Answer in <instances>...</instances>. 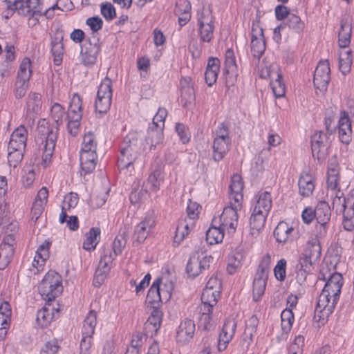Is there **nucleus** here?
Returning <instances> with one entry per match:
<instances>
[{
    "label": "nucleus",
    "instance_id": "1",
    "mask_svg": "<svg viewBox=\"0 0 354 354\" xmlns=\"http://www.w3.org/2000/svg\"><path fill=\"white\" fill-rule=\"evenodd\" d=\"M343 285L341 274L335 272L330 274L324 289L319 296L315 313L318 321L326 320L333 313L339 298Z\"/></svg>",
    "mask_w": 354,
    "mask_h": 354
},
{
    "label": "nucleus",
    "instance_id": "2",
    "mask_svg": "<svg viewBox=\"0 0 354 354\" xmlns=\"http://www.w3.org/2000/svg\"><path fill=\"white\" fill-rule=\"evenodd\" d=\"M230 205L223 209L221 220L224 225L234 229L238 224V211L241 209L243 201V183L238 174L232 176L230 185Z\"/></svg>",
    "mask_w": 354,
    "mask_h": 354
},
{
    "label": "nucleus",
    "instance_id": "3",
    "mask_svg": "<svg viewBox=\"0 0 354 354\" xmlns=\"http://www.w3.org/2000/svg\"><path fill=\"white\" fill-rule=\"evenodd\" d=\"M145 149V146L142 145L136 133L128 134L120 147V155L118 160V168L122 170L132 166Z\"/></svg>",
    "mask_w": 354,
    "mask_h": 354
},
{
    "label": "nucleus",
    "instance_id": "4",
    "mask_svg": "<svg viewBox=\"0 0 354 354\" xmlns=\"http://www.w3.org/2000/svg\"><path fill=\"white\" fill-rule=\"evenodd\" d=\"M125 241L122 236H116L112 245L113 252L110 249H104L103 255L99 262L98 267L95 271L93 284L95 286H100L104 281L109 274L112 266L113 261L120 254Z\"/></svg>",
    "mask_w": 354,
    "mask_h": 354
},
{
    "label": "nucleus",
    "instance_id": "5",
    "mask_svg": "<svg viewBox=\"0 0 354 354\" xmlns=\"http://www.w3.org/2000/svg\"><path fill=\"white\" fill-rule=\"evenodd\" d=\"M330 196L333 209L337 214H343L344 228L347 231H352L354 229V193L345 198L343 192L337 189L335 192L330 193Z\"/></svg>",
    "mask_w": 354,
    "mask_h": 354
},
{
    "label": "nucleus",
    "instance_id": "6",
    "mask_svg": "<svg viewBox=\"0 0 354 354\" xmlns=\"http://www.w3.org/2000/svg\"><path fill=\"white\" fill-rule=\"evenodd\" d=\"M38 290L44 300L53 301L63 290L61 276L55 272H48L39 285Z\"/></svg>",
    "mask_w": 354,
    "mask_h": 354
},
{
    "label": "nucleus",
    "instance_id": "7",
    "mask_svg": "<svg viewBox=\"0 0 354 354\" xmlns=\"http://www.w3.org/2000/svg\"><path fill=\"white\" fill-rule=\"evenodd\" d=\"M197 21L201 41L209 43L214 37V17L209 8L203 7L198 12Z\"/></svg>",
    "mask_w": 354,
    "mask_h": 354
},
{
    "label": "nucleus",
    "instance_id": "8",
    "mask_svg": "<svg viewBox=\"0 0 354 354\" xmlns=\"http://www.w3.org/2000/svg\"><path fill=\"white\" fill-rule=\"evenodd\" d=\"M112 98V81L107 76L102 80L97 93L95 103V111L100 114L106 113L110 109Z\"/></svg>",
    "mask_w": 354,
    "mask_h": 354
},
{
    "label": "nucleus",
    "instance_id": "9",
    "mask_svg": "<svg viewBox=\"0 0 354 354\" xmlns=\"http://www.w3.org/2000/svg\"><path fill=\"white\" fill-rule=\"evenodd\" d=\"M213 261L212 256H204L198 252H193L187 263V273L189 277L194 278L203 270H208Z\"/></svg>",
    "mask_w": 354,
    "mask_h": 354
},
{
    "label": "nucleus",
    "instance_id": "10",
    "mask_svg": "<svg viewBox=\"0 0 354 354\" xmlns=\"http://www.w3.org/2000/svg\"><path fill=\"white\" fill-rule=\"evenodd\" d=\"M330 146L329 136L322 131H315L311 136V149L313 156L319 162L325 159Z\"/></svg>",
    "mask_w": 354,
    "mask_h": 354
},
{
    "label": "nucleus",
    "instance_id": "11",
    "mask_svg": "<svg viewBox=\"0 0 354 354\" xmlns=\"http://www.w3.org/2000/svg\"><path fill=\"white\" fill-rule=\"evenodd\" d=\"M330 80V69L328 59L321 60L315 71L313 83L316 90L324 92Z\"/></svg>",
    "mask_w": 354,
    "mask_h": 354
},
{
    "label": "nucleus",
    "instance_id": "12",
    "mask_svg": "<svg viewBox=\"0 0 354 354\" xmlns=\"http://www.w3.org/2000/svg\"><path fill=\"white\" fill-rule=\"evenodd\" d=\"M15 237L8 234L0 244V270L5 269L10 263L14 255Z\"/></svg>",
    "mask_w": 354,
    "mask_h": 354
},
{
    "label": "nucleus",
    "instance_id": "13",
    "mask_svg": "<svg viewBox=\"0 0 354 354\" xmlns=\"http://www.w3.org/2000/svg\"><path fill=\"white\" fill-rule=\"evenodd\" d=\"M155 225V219L153 215H147L138 223L134 230L133 240L138 243H142L148 236L149 232Z\"/></svg>",
    "mask_w": 354,
    "mask_h": 354
},
{
    "label": "nucleus",
    "instance_id": "14",
    "mask_svg": "<svg viewBox=\"0 0 354 354\" xmlns=\"http://www.w3.org/2000/svg\"><path fill=\"white\" fill-rule=\"evenodd\" d=\"M236 328V322L233 319H227L219 335L218 348L220 351L225 350L227 344L232 340Z\"/></svg>",
    "mask_w": 354,
    "mask_h": 354
},
{
    "label": "nucleus",
    "instance_id": "15",
    "mask_svg": "<svg viewBox=\"0 0 354 354\" xmlns=\"http://www.w3.org/2000/svg\"><path fill=\"white\" fill-rule=\"evenodd\" d=\"M24 7V4L14 0H0V12H1L2 17L5 19H10L15 12H17L20 16L27 15L28 10H26Z\"/></svg>",
    "mask_w": 354,
    "mask_h": 354
},
{
    "label": "nucleus",
    "instance_id": "16",
    "mask_svg": "<svg viewBox=\"0 0 354 354\" xmlns=\"http://www.w3.org/2000/svg\"><path fill=\"white\" fill-rule=\"evenodd\" d=\"M266 50V44L263 41V29L259 27L252 28L251 52L252 55L259 59Z\"/></svg>",
    "mask_w": 354,
    "mask_h": 354
},
{
    "label": "nucleus",
    "instance_id": "17",
    "mask_svg": "<svg viewBox=\"0 0 354 354\" xmlns=\"http://www.w3.org/2000/svg\"><path fill=\"white\" fill-rule=\"evenodd\" d=\"M352 18L348 15L344 16L340 21V29L338 33L339 46L345 50L348 46L351 41L352 33L351 27Z\"/></svg>",
    "mask_w": 354,
    "mask_h": 354
},
{
    "label": "nucleus",
    "instance_id": "18",
    "mask_svg": "<svg viewBox=\"0 0 354 354\" xmlns=\"http://www.w3.org/2000/svg\"><path fill=\"white\" fill-rule=\"evenodd\" d=\"M220 220V226L217 227H211L206 232V240L210 244H216L221 242L224 237V231L227 230L229 233L234 232L236 228L235 227L234 229L231 228L228 225H224V223L221 220V215L219 217Z\"/></svg>",
    "mask_w": 354,
    "mask_h": 354
},
{
    "label": "nucleus",
    "instance_id": "19",
    "mask_svg": "<svg viewBox=\"0 0 354 354\" xmlns=\"http://www.w3.org/2000/svg\"><path fill=\"white\" fill-rule=\"evenodd\" d=\"M27 129L24 126L17 127L10 136L8 147L25 150L27 141Z\"/></svg>",
    "mask_w": 354,
    "mask_h": 354
},
{
    "label": "nucleus",
    "instance_id": "20",
    "mask_svg": "<svg viewBox=\"0 0 354 354\" xmlns=\"http://www.w3.org/2000/svg\"><path fill=\"white\" fill-rule=\"evenodd\" d=\"M195 329L194 322L189 319H185L180 323L177 330V340L183 343L189 341L193 337Z\"/></svg>",
    "mask_w": 354,
    "mask_h": 354
},
{
    "label": "nucleus",
    "instance_id": "21",
    "mask_svg": "<svg viewBox=\"0 0 354 354\" xmlns=\"http://www.w3.org/2000/svg\"><path fill=\"white\" fill-rule=\"evenodd\" d=\"M298 186L299 194L301 196H310L315 189L314 178L308 172H302L299 179Z\"/></svg>",
    "mask_w": 354,
    "mask_h": 354
},
{
    "label": "nucleus",
    "instance_id": "22",
    "mask_svg": "<svg viewBox=\"0 0 354 354\" xmlns=\"http://www.w3.org/2000/svg\"><path fill=\"white\" fill-rule=\"evenodd\" d=\"M80 160L82 171L88 174L95 169L97 157L95 152L81 151Z\"/></svg>",
    "mask_w": 354,
    "mask_h": 354
},
{
    "label": "nucleus",
    "instance_id": "23",
    "mask_svg": "<svg viewBox=\"0 0 354 354\" xmlns=\"http://www.w3.org/2000/svg\"><path fill=\"white\" fill-rule=\"evenodd\" d=\"M231 147V140L214 138L213 142V159L216 162L221 160L228 153Z\"/></svg>",
    "mask_w": 354,
    "mask_h": 354
},
{
    "label": "nucleus",
    "instance_id": "24",
    "mask_svg": "<svg viewBox=\"0 0 354 354\" xmlns=\"http://www.w3.org/2000/svg\"><path fill=\"white\" fill-rule=\"evenodd\" d=\"M272 201L270 192L265 191L261 192L257 196L256 203L254 207V212H263L268 214L272 207Z\"/></svg>",
    "mask_w": 354,
    "mask_h": 354
},
{
    "label": "nucleus",
    "instance_id": "25",
    "mask_svg": "<svg viewBox=\"0 0 354 354\" xmlns=\"http://www.w3.org/2000/svg\"><path fill=\"white\" fill-rule=\"evenodd\" d=\"M55 310L57 313L59 312L57 309L51 307L50 304H47L39 310L36 317L37 324L42 328L48 326L55 317Z\"/></svg>",
    "mask_w": 354,
    "mask_h": 354
},
{
    "label": "nucleus",
    "instance_id": "26",
    "mask_svg": "<svg viewBox=\"0 0 354 354\" xmlns=\"http://www.w3.org/2000/svg\"><path fill=\"white\" fill-rule=\"evenodd\" d=\"M221 292L220 291L204 289L201 295L202 304L200 308H203L204 310L207 311H212L213 307L218 302Z\"/></svg>",
    "mask_w": 354,
    "mask_h": 354
},
{
    "label": "nucleus",
    "instance_id": "27",
    "mask_svg": "<svg viewBox=\"0 0 354 354\" xmlns=\"http://www.w3.org/2000/svg\"><path fill=\"white\" fill-rule=\"evenodd\" d=\"M28 10L27 15H21L23 17H28V24L33 27L39 24V18L43 16L42 0H37V5L29 8V3L24 5V7Z\"/></svg>",
    "mask_w": 354,
    "mask_h": 354
},
{
    "label": "nucleus",
    "instance_id": "28",
    "mask_svg": "<svg viewBox=\"0 0 354 354\" xmlns=\"http://www.w3.org/2000/svg\"><path fill=\"white\" fill-rule=\"evenodd\" d=\"M88 45L89 46H86L85 44L84 48L82 49V62L85 65L95 64L97 60V56L100 51V47L97 43L92 44L89 41Z\"/></svg>",
    "mask_w": 354,
    "mask_h": 354
},
{
    "label": "nucleus",
    "instance_id": "29",
    "mask_svg": "<svg viewBox=\"0 0 354 354\" xmlns=\"http://www.w3.org/2000/svg\"><path fill=\"white\" fill-rule=\"evenodd\" d=\"M314 216L318 224L327 225L330 219V207L325 201H320L315 209Z\"/></svg>",
    "mask_w": 354,
    "mask_h": 354
},
{
    "label": "nucleus",
    "instance_id": "30",
    "mask_svg": "<svg viewBox=\"0 0 354 354\" xmlns=\"http://www.w3.org/2000/svg\"><path fill=\"white\" fill-rule=\"evenodd\" d=\"M294 228L287 223L281 221L278 223L274 230V236L279 243H286L291 239V234Z\"/></svg>",
    "mask_w": 354,
    "mask_h": 354
},
{
    "label": "nucleus",
    "instance_id": "31",
    "mask_svg": "<svg viewBox=\"0 0 354 354\" xmlns=\"http://www.w3.org/2000/svg\"><path fill=\"white\" fill-rule=\"evenodd\" d=\"M163 139V129L162 127H150L145 138V142L149 149H155L157 145L162 142Z\"/></svg>",
    "mask_w": 354,
    "mask_h": 354
},
{
    "label": "nucleus",
    "instance_id": "32",
    "mask_svg": "<svg viewBox=\"0 0 354 354\" xmlns=\"http://www.w3.org/2000/svg\"><path fill=\"white\" fill-rule=\"evenodd\" d=\"M97 324V313L91 310L84 320L82 334L83 337H92Z\"/></svg>",
    "mask_w": 354,
    "mask_h": 354
},
{
    "label": "nucleus",
    "instance_id": "33",
    "mask_svg": "<svg viewBox=\"0 0 354 354\" xmlns=\"http://www.w3.org/2000/svg\"><path fill=\"white\" fill-rule=\"evenodd\" d=\"M56 139V133H54L53 130L48 131L44 145L43 161L45 164L50 161V158L55 149Z\"/></svg>",
    "mask_w": 354,
    "mask_h": 354
},
{
    "label": "nucleus",
    "instance_id": "34",
    "mask_svg": "<svg viewBox=\"0 0 354 354\" xmlns=\"http://www.w3.org/2000/svg\"><path fill=\"white\" fill-rule=\"evenodd\" d=\"M339 168L336 164H330L328 169L327 186L331 193L335 192L338 189Z\"/></svg>",
    "mask_w": 354,
    "mask_h": 354
},
{
    "label": "nucleus",
    "instance_id": "35",
    "mask_svg": "<svg viewBox=\"0 0 354 354\" xmlns=\"http://www.w3.org/2000/svg\"><path fill=\"white\" fill-rule=\"evenodd\" d=\"M100 235V229L99 227H92L85 235L86 239L83 242V248L91 251L95 248Z\"/></svg>",
    "mask_w": 354,
    "mask_h": 354
},
{
    "label": "nucleus",
    "instance_id": "36",
    "mask_svg": "<svg viewBox=\"0 0 354 354\" xmlns=\"http://www.w3.org/2000/svg\"><path fill=\"white\" fill-rule=\"evenodd\" d=\"M351 64V50H342L339 53V68L343 75H345L350 72Z\"/></svg>",
    "mask_w": 354,
    "mask_h": 354
},
{
    "label": "nucleus",
    "instance_id": "37",
    "mask_svg": "<svg viewBox=\"0 0 354 354\" xmlns=\"http://www.w3.org/2000/svg\"><path fill=\"white\" fill-rule=\"evenodd\" d=\"M31 62L28 57L23 59L20 64L17 81L28 82L32 75Z\"/></svg>",
    "mask_w": 354,
    "mask_h": 354
},
{
    "label": "nucleus",
    "instance_id": "38",
    "mask_svg": "<svg viewBox=\"0 0 354 354\" xmlns=\"http://www.w3.org/2000/svg\"><path fill=\"white\" fill-rule=\"evenodd\" d=\"M193 225L187 219L180 221L176 227L174 242L179 244L189 234Z\"/></svg>",
    "mask_w": 354,
    "mask_h": 354
},
{
    "label": "nucleus",
    "instance_id": "39",
    "mask_svg": "<svg viewBox=\"0 0 354 354\" xmlns=\"http://www.w3.org/2000/svg\"><path fill=\"white\" fill-rule=\"evenodd\" d=\"M162 183V177L161 173L158 170L154 171L149 175L147 181L145 183L146 189L156 192L160 189V186Z\"/></svg>",
    "mask_w": 354,
    "mask_h": 354
},
{
    "label": "nucleus",
    "instance_id": "40",
    "mask_svg": "<svg viewBox=\"0 0 354 354\" xmlns=\"http://www.w3.org/2000/svg\"><path fill=\"white\" fill-rule=\"evenodd\" d=\"M289 28L292 29L296 33H301L305 28V24L300 17L295 14H290L288 16L286 21L283 24Z\"/></svg>",
    "mask_w": 354,
    "mask_h": 354
},
{
    "label": "nucleus",
    "instance_id": "41",
    "mask_svg": "<svg viewBox=\"0 0 354 354\" xmlns=\"http://www.w3.org/2000/svg\"><path fill=\"white\" fill-rule=\"evenodd\" d=\"M268 214L263 212H254L252 211L250 218V226L252 230L259 232L264 226L266 217Z\"/></svg>",
    "mask_w": 354,
    "mask_h": 354
},
{
    "label": "nucleus",
    "instance_id": "42",
    "mask_svg": "<svg viewBox=\"0 0 354 354\" xmlns=\"http://www.w3.org/2000/svg\"><path fill=\"white\" fill-rule=\"evenodd\" d=\"M25 150L8 147V162L10 167L16 168L21 162Z\"/></svg>",
    "mask_w": 354,
    "mask_h": 354
},
{
    "label": "nucleus",
    "instance_id": "43",
    "mask_svg": "<svg viewBox=\"0 0 354 354\" xmlns=\"http://www.w3.org/2000/svg\"><path fill=\"white\" fill-rule=\"evenodd\" d=\"M160 281V279H157L151 285L150 287L147 295V300L149 303H156L158 301L163 302L164 300L161 296V292H160L159 289V281Z\"/></svg>",
    "mask_w": 354,
    "mask_h": 354
},
{
    "label": "nucleus",
    "instance_id": "44",
    "mask_svg": "<svg viewBox=\"0 0 354 354\" xmlns=\"http://www.w3.org/2000/svg\"><path fill=\"white\" fill-rule=\"evenodd\" d=\"M281 329L285 334L289 333L294 322V315L291 309L286 308L281 314Z\"/></svg>",
    "mask_w": 354,
    "mask_h": 354
},
{
    "label": "nucleus",
    "instance_id": "45",
    "mask_svg": "<svg viewBox=\"0 0 354 354\" xmlns=\"http://www.w3.org/2000/svg\"><path fill=\"white\" fill-rule=\"evenodd\" d=\"M97 140L94 134L91 132L86 133L83 138L81 151H89L96 153Z\"/></svg>",
    "mask_w": 354,
    "mask_h": 354
},
{
    "label": "nucleus",
    "instance_id": "46",
    "mask_svg": "<svg viewBox=\"0 0 354 354\" xmlns=\"http://www.w3.org/2000/svg\"><path fill=\"white\" fill-rule=\"evenodd\" d=\"M201 315L199 318L198 328H202L205 330L209 331L214 327V324L212 321L210 313L212 311L204 310L203 308H200Z\"/></svg>",
    "mask_w": 354,
    "mask_h": 354
},
{
    "label": "nucleus",
    "instance_id": "47",
    "mask_svg": "<svg viewBox=\"0 0 354 354\" xmlns=\"http://www.w3.org/2000/svg\"><path fill=\"white\" fill-rule=\"evenodd\" d=\"M269 269V261L268 260L262 261L259 265L254 281L258 280L267 282Z\"/></svg>",
    "mask_w": 354,
    "mask_h": 354
},
{
    "label": "nucleus",
    "instance_id": "48",
    "mask_svg": "<svg viewBox=\"0 0 354 354\" xmlns=\"http://www.w3.org/2000/svg\"><path fill=\"white\" fill-rule=\"evenodd\" d=\"M277 79L270 82L274 95L276 97H281L285 95V85L282 82V75L277 73Z\"/></svg>",
    "mask_w": 354,
    "mask_h": 354
},
{
    "label": "nucleus",
    "instance_id": "49",
    "mask_svg": "<svg viewBox=\"0 0 354 354\" xmlns=\"http://www.w3.org/2000/svg\"><path fill=\"white\" fill-rule=\"evenodd\" d=\"M306 256L313 260H318L321 256V247L316 242H308L305 250Z\"/></svg>",
    "mask_w": 354,
    "mask_h": 354
},
{
    "label": "nucleus",
    "instance_id": "50",
    "mask_svg": "<svg viewBox=\"0 0 354 354\" xmlns=\"http://www.w3.org/2000/svg\"><path fill=\"white\" fill-rule=\"evenodd\" d=\"M100 12L104 19L108 21H112L116 17L115 8L110 2H105L100 5Z\"/></svg>",
    "mask_w": 354,
    "mask_h": 354
},
{
    "label": "nucleus",
    "instance_id": "51",
    "mask_svg": "<svg viewBox=\"0 0 354 354\" xmlns=\"http://www.w3.org/2000/svg\"><path fill=\"white\" fill-rule=\"evenodd\" d=\"M82 114H76L75 115H68L69 120L68 122V133L72 136H76L79 131L80 121L82 118Z\"/></svg>",
    "mask_w": 354,
    "mask_h": 354
},
{
    "label": "nucleus",
    "instance_id": "52",
    "mask_svg": "<svg viewBox=\"0 0 354 354\" xmlns=\"http://www.w3.org/2000/svg\"><path fill=\"white\" fill-rule=\"evenodd\" d=\"M12 315L11 306L7 301H3L0 306V322L2 324L7 325L8 323H10Z\"/></svg>",
    "mask_w": 354,
    "mask_h": 354
},
{
    "label": "nucleus",
    "instance_id": "53",
    "mask_svg": "<svg viewBox=\"0 0 354 354\" xmlns=\"http://www.w3.org/2000/svg\"><path fill=\"white\" fill-rule=\"evenodd\" d=\"M225 66L227 73H234L236 70L235 57L232 49H227L225 52Z\"/></svg>",
    "mask_w": 354,
    "mask_h": 354
},
{
    "label": "nucleus",
    "instance_id": "54",
    "mask_svg": "<svg viewBox=\"0 0 354 354\" xmlns=\"http://www.w3.org/2000/svg\"><path fill=\"white\" fill-rule=\"evenodd\" d=\"M82 99L80 95L74 94L69 106V115L82 114Z\"/></svg>",
    "mask_w": 354,
    "mask_h": 354
},
{
    "label": "nucleus",
    "instance_id": "55",
    "mask_svg": "<svg viewBox=\"0 0 354 354\" xmlns=\"http://www.w3.org/2000/svg\"><path fill=\"white\" fill-rule=\"evenodd\" d=\"M267 282H263L262 281H253V299L255 301H259L261 297L263 295Z\"/></svg>",
    "mask_w": 354,
    "mask_h": 354
},
{
    "label": "nucleus",
    "instance_id": "56",
    "mask_svg": "<svg viewBox=\"0 0 354 354\" xmlns=\"http://www.w3.org/2000/svg\"><path fill=\"white\" fill-rule=\"evenodd\" d=\"M63 44L61 42H54L52 44L51 52L54 56V63L55 65H59L62 61Z\"/></svg>",
    "mask_w": 354,
    "mask_h": 354
},
{
    "label": "nucleus",
    "instance_id": "57",
    "mask_svg": "<svg viewBox=\"0 0 354 354\" xmlns=\"http://www.w3.org/2000/svg\"><path fill=\"white\" fill-rule=\"evenodd\" d=\"M162 318V313L158 308H153L147 322L149 324L154 325L156 327H160Z\"/></svg>",
    "mask_w": 354,
    "mask_h": 354
},
{
    "label": "nucleus",
    "instance_id": "58",
    "mask_svg": "<svg viewBox=\"0 0 354 354\" xmlns=\"http://www.w3.org/2000/svg\"><path fill=\"white\" fill-rule=\"evenodd\" d=\"M199 207L200 205L198 204H197L196 203H193L192 201H189V203L187 205V218H186L185 219H187L188 221H190L192 225H194V220L198 217L199 213Z\"/></svg>",
    "mask_w": 354,
    "mask_h": 354
},
{
    "label": "nucleus",
    "instance_id": "59",
    "mask_svg": "<svg viewBox=\"0 0 354 354\" xmlns=\"http://www.w3.org/2000/svg\"><path fill=\"white\" fill-rule=\"evenodd\" d=\"M78 195L75 193H70L66 195L63 201L62 207L64 209L70 210L71 208H74L78 203Z\"/></svg>",
    "mask_w": 354,
    "mask_h": 354
},
{
    "label": "nucleus",
    "instance_id": "60",
    "mask_svg": "<svg viewBox=\"0 0 354 354\" xmlns=\"http://www.w3.org/2000/svg\"><path fill=\"white\" fill-rule=\"evenodd\" d=\"M167 115V111L164 108H160L156 113V115L153 118V122L151 127H162L163 129L165 125V120Z\"/></svg>",
    "mask_w": 354,
    "mask_h": 354
},
{
    "label": "nucleus",
    "instance_id": "61",
    "mask_svg": "<svg viewBox=\"0 0 354 354\" xmlns=\"http://www.w3.org/2000/svg\"><path fill=\"white\" fill-rule=\"evenodd\" d=\"M159 289L160 292H161V296L165 302L167 301L171 295V292L173 290V285L171 282H168L166 283H162L161 280L159 281Z\"/></svg>",
    "mask_w": 354,
    "mask_h": 354
},
{
    "label": "nucleus",
    "instance_id": "62",
    "mask_svg": "<svg viewBox=\"0 0 354 354\" xmlns=\"http://www.w3.org/2000/svg\"><path fill=\"white\" fill-rule=\"evenodd\" d=\"M254 335V334L252 333H248V332H243L241 337L239 345L242 352H246L248 350L252 342Z\"/></svg>",
    "mask_w": 354,
    "mask_h": 354
},
{
    "label": "nucleus",
    "instance_id": "63",
    "mask_svg": "<svg viewBox=\"0 0 354 354\" xmlns=\"http://www.w3.org/2000/svg\"><path fill=\"white\" fill-rule=\"evenodd\" d=\"M286 261L285 259H281L278 261L277 266L274 269V272L276 278L278 280L283 281L286 277Z\"/></svg>",
    "mask_w": 354,
    "mask_h": 354
},
{
    "label": "nucleus",
    "instance_id": "64",
    "mask_svg": "<svg viewBox=\"0 0 354 354\" xmlns=\"http://www.w3.org/2000/svg\"><path fill=\"white\" fill-rule=\"evenodd\" d=\"M59 346L55 340L47 342L41 349L40 354H55Z\"/></svg>",
    "mask_w": 354,
    "mask_h": 354
}]
</instances>
